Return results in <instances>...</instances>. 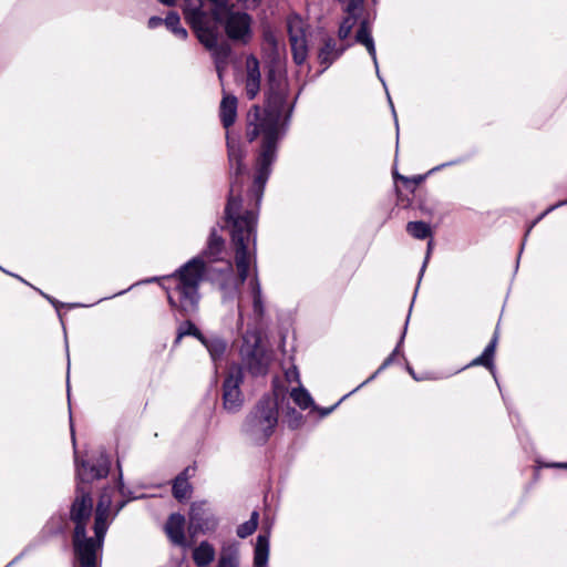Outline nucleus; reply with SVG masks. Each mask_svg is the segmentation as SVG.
Masks as SVG:
<instances>
[{"mask_svg": "<svg viewBox=\"0 0 567 567\" xmlns=\"http://www.w3.org/2000/svg\"><path fill=\"white\" fill-rule=\"evenodd\" d=\"M286 111H292V105L288 104V83L284 78L270 76L265 107L254 105L247 114V140L251 143L257 137H262L247 203L241 198L243 175L246 172L243 161L246 152L238 141L231 138L228 132L226 134L230 188L225 207V224L230 235L237 277L230 275L225 278L219 284V289L224 302L234 301L252 270L247 290L257 319L265 315V300L257 272V216L271 165L277 158L278 143L284 136L280 120Z\"/></svg>", "mask_w": 567, "mask_h": 567, "instance_id": "obj_1", "label": "nucleus"}, {"mask_svg": "<svg viewBox=\"0 0 567 567\" xmlns=\"http://www.w3.org/2000/svg\"><path fill=\"white\" fill-rule=\"evenodd\" d=\"M117 467L120 471L118 486L106 487L100 495L94 515L93 537L86 535L87 523L91 520L93 513L91 492L85 489L81 484L76 485L75 497L70 508V519L74 524L72 544L76 561L73 567H99L104 538L110 525L109 516L113 506L112 497L115 492L117 491L123 498L114 505L113 517L116 516L130 501L137 498L124 486L120 461H117Z\"/></svg>", "mask_w": 567, "mask_h": 567, "instance_id": "obj_2", "label": "nucleus"}, {"mask_svg": "<svg viewBox=\"0 0 567 567\" xmlns=\"http://www.w3.org/2000/svg\"><path fill=\"white\" fill-rule=\"evenodd\" d=\"M205 274V261L202 257H195L172 277L174 286L166 289L171 308L179 312L182 317H188L197 312L200 295L198 287Z\"/></svg>", "mask_w": 567, "mask_h": 567, "instance_id": "obj_3", "label": "nucleus"}, {"mask_svg": "<svg viewBox=\"0 0 567 567\" xmlns=\"http://www.w3.org/2000/svg\"><path fill=\"white\" fill-rule=\"evenodd\" d=\"M185 21L190 27L198 41L210 52L218 78L221 80L223 71L231 53L230 45L225 41H219V33L216 25L208 19V13L199 7H186Z\"/></svg>", "mask_w": 567, "mask_h": 567, "instance_id": "obj_4", "label": "nucleus"}, {"mask_svg": "<svg viewBox=\"0 0 567 567\" xmlns=\"http://www.w3.org/2000/svg\"><path fill=\"white\" fill-rule=\"evenodd\" d=\"M344 4L343 11L346 17L342 19L338 37L340 40H346L352 29L359 23V29L355 33V42L365 47L369 55L371 56L377 75L382 84L385 86L383 79L379 72V63L377 58L375 44L371 34V27L368 18L362 17L363 14V1L364 0H339Z\"/></svg>", "mask_w": 567, "mask_h": 567, "instance_id": "obj_5", "label": "nucleus"}, {"mask_svg": "<svg viewBox=\"0 0 567 567\" xmlns=\"http://www.w3.org/2000/svg\"><path fill=\"white\" fill-rule=\"evenodd\" d=\"M278 403L270 395H264L247 414L243 432L256 444H265L278 424Z\"/></svg>", "mask_w": 567, "mask_h": 567, "instance_id": "obj_6", "label": "nucleus"}, {"mask_svg": "<svg viewBox=\"0 0 567 567\" xmlns=\"http://www.w3.org/2000/svg\"><path fill=\"white\" fill-rule=\"evenodd\" d=\"M216 29L221 27L226 37L239 44H248L252 39V18L246 11L239 10L230 3L214 16L208 14Z\"/></svg>", "mask_w": 567, "mask_h": 567, "instance_id": "obj_7", "label": "nucleus"}, {"mask_svg": "<svg viewBox=\"0 0 567 567\" xmlns=\"http://www.w3.org/2000/svg\"><path fill=\"white\" fill-rule=\"evenodd\" d=\"M240 354L247 370L252 375H264L267 373L269 359L260 346V333L258 331H247L243 336Z\"/></svg>", "mask_w": 567, "mask_h": 567, "instance_id": "obj_8", "label": "nucleus"}, {"mask_svg": "<svg viewBox=\"0 0 567 567\" xmlns=\"http://www.w3.org/2000/svg\"><path fill=\"white\" fill-rule=\"evenodd\" d=\"M244 381L243 368L231 364L223 383V405L229 413L238 412L244 403L240 385Z\"/></svg>", "mask_w": 567, "mask_h": 567, "instance_id": "obj_9", "label": "nucleus"}, {"mask_svg": "<svg viewBox=\"0 0 567 567\" xmlns=\"http://www.w3.org/2000/svg\"><path fill=\"white\" fill-rule=\"evenodd\" d=\"M217 525L218 520L206 502H195L190 505L188 524L190 536L214 532Z\"/></svg>", "mask_w": 567, "mask_h": 567, "instance_id": "obj_10", "label": "nucleus"}, {"mask_svg": "<svg viewBox=\"0 0 567 567\" xmlns=\"http://www.w3.org/2000/svg\"><path fill=\"white\" fill-rule=\"evenodd\" d=\"M287 28L292 59L296 64L301 65L308 58V42L303 29V22L298 17L289 18L287 21Z\"/></svg>", "mask_w": 567, "mask_h": 567, "instance_id": "obj_11", "label": "nucleus"}, {"mask_svg": "<svg viewBox=\"0 0 567 567\" xmlns=\"http://www.w3.org/2000/svg\"><path fill=\"white\" fill-rule=\"evenodd\" d=\"M111 461L106 453L102 452L96 462L91 464L87 461L79 462L75 458L76 477L81 483H89L94 480L104 478L110 472Z\"/></svg>", "mask_w": 567, "mask_h": 567, "instance_id": "obj_12", "label": "nucleus"}, {"mask_svg": "<svg viewBox=\"0 0 567 567\" xmlns=\"http://www.w3.org/2000/svg\"><path fill=\"white\" fill-rule=\"evenodd\" d=\"M350 44L338 47L337 40L326 37L322 40V47L318 52L319 63L327 70L337 59H339Z\"/></svg>", "mask_w": 567, "mask_h": 567, "instance_id": "obj_13", "label": "nucleus"}, {"mask_svg": "<svg viewBox=\"0 0 567 567\" xmlns=\"http://www.w3.org/2000/svg\"><path fill=\"white\" fill-rule=\"evenodd\" d=\"M165 532L174 545L185 547L187 546L185 537V517L179 513L169 515L166 524Z\"/></svg>", "mask_w": 567, "mask_h": 567, "instance_id": "obj_14", "label": "nucleus"}, {"mask_svg": "<svg viewBox=\"0 0 567 567\" xmlns=\"http://www.w3.org/2000/svg\"><path fill=\"white\" fill-rule=\"evenodd\" d=\"M219 116L223 126L228 130L237 117V97L231 94H224L219 106Z\"/></svg>", "mask_w": 567, "mask_h": 567, "instance_id": "obj_15", "label": "nucleus"}, {"mask_svg": "<svg viewBox=\"0 0 567 567\" xmlns=\"http://www.w3.org/2000/svg\"><path fill=\"white\" fill-rule=\"evenodd\" d=\"M230 4L229 0H183L182 3V11L185 16V8L192 7V8H200L204 11H206L209 16L216 14V12H219L221 9Z\"/></svg>", "mask_w": 567, "mask_h": 567, "instance_id": "obj_16", "label": "nucleus"}, {"mask_svg": "<svg viewBox=\"0 0 567 567\" xmlns=\"http://www.w3.org/2000/svg\"><path fill=\"white\" fill-rule=\"evenodd\" d=\"M254 65L248 61L247 79H246V95L249 100H254L260 90V72L258 61L252 59Z\"/></svg>", "mask_w": 567, "mask_h": 567, "instance_id": "obj_17", "label": "nucleus"}, {"mask_svg": "<svg viewBox=\"0 0 567 567\" xmlns=\"http://www.w3.org/2000/svg\"><path fill=\"white\" fill-rule=\"evenodd\" d=\"M269 557V534H259L255 544L254 566L267 567Z\"/></svg>", "mask_w": 567, "mask_h": 567, "instance_id": "obj_18", "label": "nucleus"}, {"mask_svg": "<svg viewBox=\"0 0 567 567\" xmlns=\"http://www.w3.org/2000/svg\"><path fill=\"white\" fill-rule=\"evenodd\" d=\"M215 548L207 540H203L193 550V559L197 567H206L215 559Z\"/></svg>", "mask_w": 567, "mask_h": 567, "instance_id": "obj_19", "label": "nucleus"}, {"mask_svg": "<svg viewBox=\"0 0 567 567\" xmlns=\"http://www.w3.org/2000/svg\"><path fill=\"white\" fill-rule=\"evenodd\" d=\"M497 340H498V336H497V332H495L493 339L486 346L483 353L481 355H478L477 358H475L467 367L483 365L493 372V370H494L493 360H494Z\"/></svg>", "mask_w": 567, "mask_h": 567, "instance_id": "obj_20", "label": "nucleus"}, {"mask_svg": "<svg viewBox=\"0 0 567 567\" xmlns=\"http://www.w3.org/2000/svg\"><path fill=\"white\" fill-rule=\"evenodd\" d=\"M188 468L182 472L173 483V495L179 502L185 501L189 497L192 492V486L187 478Z\"/></svg>", "mask_w": 567, "mask_h": 567, "instance_id": "obj_21", "label": "nucleus"}, {"mask_svg": "<svg viewBox=\"0 0 567 567\" xmlns=\"http://www.w3.org/2000/svg\"><path fill=\"white\" fill-rule=\"evenodd\" d=\"M224 245L225 241L223 237L218 235L216 228H213L207 241V247L204 250V255L210 260H216L218 259V256L221 254Z\"/></svg>", "mask_w": 567, "mask_h": 567, "instance_id": "obj_22", "label": "nucleus"}, {"mask_svg": "<svg viewBox=\"0 0 567 567\" xmlns=\"http://www.w3.org/2000/svg\"><path fill=\"white\" fill-rule=\"evenodd\" d=\"M200 342L206 347L208 350L212 359L214 362L217 360H220L227 349V343L221 338H205L200 340Z\"/></svg>", "mask_w": 567, "mask_h": 567, "instance_id": "obj_23", "label": "nucleus"}, {"mask_svg": "<svg viewBox=\"0 0 567 567\" xmlns=\"http://www.w3.org/2000/svg\"><path fill=\"white\" fill-rule=\"evenodd\" d=\"M239 554L236 545L223 546L216 567H238Z\"/></svg>", "mask_w": 567, "mask_h": 567, "instance_id": "obj_24", "label": "nucleus"}, {"mask_svg": "<svg viewBox=\"0 0 567 567\" xmlns=\"http://www.w3.org/2000/svg\"><path fill=\"white\" fill-rule=\"evenodd\" d=\"M164 24L166 28L175 34L177 38L182 40H186L188 37V32L185 28L181 25V18L177 12L171 11L164 19Z\"/></svg>", "mask_w": 567, "mask_h": 567, "instance_id": "obj_25", "label": "nucleus"}, {"mask_svg": "<svg viewBox=\"0 0 567 567\" xmlns=\"http://www.w3.org/2000/svg\"><path fill=\"white\" fill-rule=\"evenodd\" d=\"M406 231L416 239H425L432 235L431 227L424 221H409Z\"/></svg>", "mask_w": 567, "mask_h": 567, "instance_id": "obj_26", "label": "nucleus"}, {"mask_svg": "<svg viewBox=\"0 0 567 567\" xmlns=\"http://www.w3.org/2000/svg\"><path fill=\"white\" fill-rule=\"evenodd\" d=\"M186 336H193V337L197 338L199 341L204 337L202 334V332L198 330V328L190 320L184 321L178 327L175 343H178Z\"/></svg>", "mask_w": 567, "mask_h": 567, "instance_id": "obj_27", "label": "nucleus"}, {"mask_svg": "<svg viewBox=\"0 0 567 567\" xmlns=\"http://www.w3.org/2000/svg\"><path fill=\"white\" fill-rule=\"evenodd\" d=\"M258 518H259L258 512L254 511L251 513L250 518L237 527V536L240 538H246V537L250 536L251 534H254V532L256 530V528L258 526Z\"/></svg>", "mask_w": 567, "mask_h": 567, "instance_id": "obj_28", "label": "nucleus"}, {"mask_svg": "<svg viewBox=\"0 0 567 567\" xmlns=\"http://www.w3.org/2000/svg\"><path fill=\"white\" fill-rule=\"evenodd\" d=\"M291 399L300 409H308L312 403L309 392L303 388L292 389L290 393Z\"/></svg>", "mask_w": 567, "mask_h": 567, "instance_id": "obj_29", "label": "nucleus"}, {"mask_svg": "<svg viewBox=\"0 0 567 567\" xmlns=\"http://www.w3.org/2000/svg\"><path fill=\"white\" fill-rule=\"evenodd\" d=\"M405 326H408V320L405 321ZM405 331H406V327H404V330H403V332H402V334H401V338H400V341H399V343H398L396 348H395V349L393 350V352H392V353H391V354H390V355H389V357L383 361V363L380 365V368L377 370V372L370 377V380L374 379V378H375V375H377L381 370L385 369L386 367H389V365L392 363V361H393L394 357H395V355H396V353L399 352V348H400V346L402 344V342H403V340H404Z\"/></svg>", "mask_w": 567, "mask_h": 567, "instance_id": "obj_30", "label": "nucleus"}, {"mask_svg": "<svg viewBox=\"0 0 567 567\" xmlns=\"http://www.w3.org/2000/svg\"><path fill=\"white\" fill-rule=\"evenodd\" d=\"M567 204V199L566 200H560L558 202L557 204L555 205H551L549 206L543 214H540L527 228L526 233H525V237L528 236V234L532 231V229L535 227V225L540 221L547 214H549L550 212H553L554 209L560 207V206H564ZM526 238H524L525 240Z\"/></svg>", "mask_w": 567, "mask_h": 567, "instance_id": "obj_31", "label": "nucleus"}, {"mask_svg": "<svg viewBox=\"0 0 567 567\" xmlns=\"http://www.w3.org/2000/svg\"><path fill=\"white\" fill-rule=\"evenodd\" d=\"M426 175H415L413 177H405L399 174H394V178L401 179L406 187L412 186V190L425 179Z\"/></svg>", "mask_w": 567, "mask_h": 567, "instance_id": "obj_32", "label": "nucleus"}, {"mask_svg": "<svg viewBox=\"0 0 567 567\" xmlns=\"http://www.w3.org/2000/svg\"><path fill=\"white\" fill-rule=\"evenodd\" d=\"M432 247H433V241H432V240H430V241L427 243V251H426L425 260H424V262H423V265H422V268H421V271H420V278H419V281L421 280V278H422V276H423V274H424L425 267H426L427 261H429V259H430V255H431V251H432Z\"/></svg>", "mask_w": 567, "mask_h": 567, "instance_id": "obj_33", "label": "nucleus"}, {"mask_svg": "<svg viewBox=\"0 0 567 567\" xmlns=\"http://www.w3.org/2000/svg\"><path fill=\"white\" fill-rule=\"evenodd\" d=\"M286 378L289 382H292V381H296L299 383V373H298V370L296 367H293L292 369H289L287 372H286Z\"/></svg>", "mask_w": 567, "mask_h": 567, "instance_id": "obj_34", "label": "nucleus"}, {"mask_svg": "<svg viewBox=\"0 0 567 567\" xmlns=\"http://www.w3.org/2000/svg\"><path fill=\"white\" fill-rule=\"evenodd\" d=\"M163 23H164V19L163 18H161V17H151L148 19L147 25H148L150 29H155V28L162 25Z\"/></svg>", "mask_w": 567, "mask_h": 567, "instance_id": "obj_35", "label": "nucleus"}, {"mask_svg": "<svg viewBox=\"0 0 567 567\" xmlns=\"http://www.w3.org/2000/svg\"><path fill=\"white\" fill-rule=\"evenodd\" d=\"M461 162H462V159H461V158H457V159H454V161H451V162H447V163H443V164H441V165H439V166L433 167V168L429 172V174H431V173H433V172H437V171H440V169H442V168H444V167H447V166H452V165L460 164Z\"/></svg>", "mask_w": 567, "mask_h": 567, "instance_id": "obj_36", "label": "nucleus"}, {"mask_svg": "<svg viewBox=\"0 0 567 567\" xmlns=\"http://www.w3.org/2000/svg\"><path fill=\"white\" fill-rule=\"evenodd\" d=\"M237 308H238V324L243 326L244 312H243L241 299L238 301Z\"/></svg>", "mask_w": 567, "mask_h": 567, "instance_id": "obj_37", "label": "nucleus"}, {"mask_svg": "<svg viewBox=\"0 0 567 567\" xmlns=\"http://www.w3.org/2000/svg\"><path fill=\"white\" fill-rule=\"evenodd\" d=\"M386 94H389V93L386 92ZM388 100H389V103H390L391 109H392V113H393V116H394V120H395V125L398 126L396 113H395L394 105H393V102H392L390 95H388Z\"/></svg>", "mask_w": 567, "mask_h": 567, "instance_id": "obj_38", "label": "nucleus"}, {"mask_svg": "<svg viewBox=\"0 0 567 567\" xmlns=\"http://www.w3.org/2000/svg\"><path fill=\"white\" fill-rule=\"evenodd\" d=\"M158 1L168 7L175 6V3H176V0H158Z\"/></svg>", "mask_w": 567, "mask_h": 567, "instance_id": "obj_39", "label": "nucleus"}, {"mask_svg": "<svg viewBox=\"0 0 567 567\" xmlns=\"http://www.w3.org/2000/svg\"><path fill=\"white\" fill-rule=\"evenodd\" d=\"M553 466H554V467H558V468H566V470H567V462H564V463H555Z\"/></svg>", "mask_w": 567, "mask_h": 567, "instance_id": "obj_40", "label": "nucleus"}, {"mask_svg": "<svg viewBox=\"0 0 567 567\" xmlns=\"http://www.w3.org/2000/svg\"><path fill=\"white\" fill-rule=\"evenodd\" d=\"M338 404H339V402L336 405H333V406H331L329 409L323 410L322 411V415H328Z\"/></svg>", "mask_w": 567, "mask_h": 567, "instance_id": "obj_41", "label": "nucleus"}, {"mask_svg": "<svg viewBox=\"0 0 567 567\" xmlns=\"http://www.w3.org/2000/svg\"><path fill=\"white\" fill-rule=\"evenodd\" d=\"M44 297H45V298H47V299H48L52 305H54L55 307L58 306V301H55L53 298H51V297H49V296H47V295H44Z\"/></svg>", "mask_w": 567, "mask_h": 567, "instance_id": "obj_42", "label": "nucleus"}, {"mask_svg": "<svg viewBox=\"0 0 567 567\" xmlns=\"http://www.w3.org/2000/svg\"><path fill=\"white\" fill-rule=\"evenodd\" d=\"M267 40L271 42V44L276 45V40L272 35L268 37Z\"/></svg>", "mask_w": 567, "mask_h": 567, "instance_id": "obj_43", "label": "nucleus"}, {"mask_svg": "<svg viewBox=\"0 0 567 567\" xmlns=\"http://www.w3.org/2000/svg\"><path fill=\"white\" fill-rule=\"evenodd\" d=\"M71 434H72V441H73V444L75 445L74 430H73V427H72V426H71Z\"/></svg>", "mask_w": 567, "mask_h": 567, "instance_id": "obj_44", "label": "nucleus"}, {"mask_svg": "<svg viewBox=\"0 0 567 567\" xmlns=\"http://www.w3.org/2000/svg\"><path fill=\"white\" fill-rule=\"evenodd\" d=\"M408 370H409L410 374H411L414 379H416V377H415V374H414V371H413L411 368H408Z\"/></svg>", "mask_w": 567, "mask_h": 567, "instance_id": "obj_45", "label": "nucleus"}, {"mask_svg": "<svg viewBox=\"0 0 567 567\" xmlns=\"http://www.w3.org/2000/svg\"><path fill=\"white\" fill-rule=\"evenodd\" d=\"M369 381H371L370 378L367 381H364L361 385H358V389H361V386L368 383Z\"/></svg>", "mask_w": 567, "mask_h": 567, "instance_id": "obj_46", "label": "nucleus"}, {"mask_svg": "<svg viewBox=\"0 0 567 567\" xmlns=\"http://www.w3.org/2000/svg\"><path fill=\"white\" fill-rule=\"evenodd\" d=\"M154 280H156V278L148 279V280H147V282H152V281H154Z\"/></svg>", "mask_w": 567, "mask_h": 567, "instance_id": "obj_47", "label": "nucleus"}]
</instances>
